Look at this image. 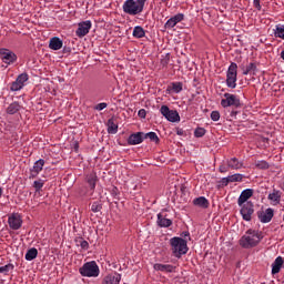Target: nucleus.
<instances>
[{"instance_id": "f257e3e1", "label": "nucleus", "mask_w": 284, "mask_h": 284, "mask_svg": "<svg viewBox=\"0 0 284 284\" xmlns=\"http://www.w3.org/2000/svg\"><path fill=\"white\" fill-rule=\"evenodd\" d=\"M263 239V233L257 230H247L246 233L241 237L240 245L250 250V247H256L261 240Z\"/></svg>"}, {"instance_id": "f03ea898", "label": "nucleus", "mask_w": 284, "mask_h": 284, "mask_svg": "<svg viewBox=\"0 0 284 284\" xmlns=\"http://www.w3.org/2000/svg\"><path fill=\"white\" fill-rule=\"evenodd\" d=\"M146 2L148 0H125L123 2L122 10L125 14L136 17V14H141V12H143Z\"/></svg>"}, {"instance_id": "7ed1b4c3", "label": "nucleus", "mask_w": 284, "mask_h": 284, "mask_svg": "<svg viewBox=\"0 0 284 284\" xmlns=\"http://www.w3.org/2000/svg\"><path fill=\"white\" fill-rule=\"evenodd\" d=\"M170 245L172 254L176 258H181L183 254H187V241L183 240L182 237H172L170 240Z\"/></svg>"}, {"instance_id": "20e7f679", "label": "nucleus", "mask_w": 284, "mask_h": 284, "mask_svg": "<svg viewBox=\"0 0 284 284\" xmlns=\"http://www.w3.org/2000/svg\"><path fill=\"white\" fill-rule=\"evenodd\" d=\"M79 272L81 276H87L88 278H97L100 274L99 265L94 261L83 264Z\"/></svg>"}, {"instance_id": "39448f33", "label": "nucleus", "mask_w": 284, "mask_h": 284, "mask_svg": "<svg viewBox=\"0 0 284 284\" xmlns=\"http://www.w3.org/2000/svg\"><path fill=\"white\" fill-rule=\"evenodd\" d=\"M239 65L232 62L226 72V85L234 90L236 88Z\"/></svg>"}, {"instance_id": "423d86ee", "label": "nucleus", "mask_w": 284, "mask_h": 284, "mask_svg": "<svg viewBox=\"0 0 284 284\" xmlns=\"http://www.w3.org/2000/svg\"><path fill=\"white\" fill-rule=\"evenodd\" d=\"M160 112L162 116L166 119V121H170V123H179V121H181V115H179V112L176 110H170V106L168 105H162Z\"/></svg>"}, {"instance_id": "0eeeda50", "label": "nucleus", "mask_w": 284, "mask_h": 284, "mask_svg": "<svg viewBox=\"0 0 284 284\" xmlns=\"http://www.w3.org/2000/svg\"><path fill=\"white\" fill-rule=\"evenodd\" d=\"M222 108H239L241 99L231 93H224V99L221 100Z\"/></svg>"}, {"instance_id": "6e6552de", "label": "nucleus", "mask_w": 284, "mask_h": 284, "mask_svg": "<svg viewBox=\"0 0 284 284\" xmlns=\"http://www.w3.org/2000/svg\"><path fill=\"white\" fill-rule=\"evenodd\" d=\"M0 60L4 63V68H8L17 61V54L8 49H0Z\"/></svg>"}, {"instance_id": "1a4fd4ad", "label": "nucleus", "mask_w": 284, "mask_h": 284, "mask_svg": "<svg viewBox=\"0 0 284 284\" xmlns=\"http://www.w3.org/2000/svg\"><path fill=\"white\" fill-rule=\"evenodd\" d=\"M241 207L240 214L244 221H252V214H254V204L246 202L245 204L239 205Z\"/></svg>"}, {"instance_id": "9d476101", "label": "nucleus", "mask_w": 284, "mask_h": 284, "mask_svg": "<svg viewBox=\"0 0 284 284\" xmlns=\"http://www.w3.org/2000/svg\"><path fill=\"white\" fill-rule=\"evenodd\" d=\"M28 79H29L28 73H21L20 75H18L16 81L12 82L10 87L11 92H19V90H23Z\"/></svg>"}, {"instance_id": "9b49d317", "label": "nucleus", "mask_w": 284, "mask_h": 284, "mask_svg": "<svg viewBox=\"0 0 284 284\" xmlns=\"http://www.w3.org/2000/svg\"><path fill=\"white\" fill-rule=\"evenodd\" d=\"M91 29H92V21L90 20L82 21L78 24L75 34L77 37H79V39H83V37L89 34Z\"/></svg>"}, {"instance_id": "f8f14e48", "label": "nucleus", "mask_w": 284, "mask_h": 284, "mask_svg": "<svg viewBox=\"0 0 284 284\" xmlns=\"http://www.w3.org/2000/svg\"><path fill=\"white\" fill-rule=\"evenodd\" d=\"M9 227L11 230H21V225H23V219L19 213H12L8 217Z\"/></svg>"}, {"instance_id": "ddd939ff", "label": "nucleus", "mask_w": 284, "mask_h": 284, "mask_svg": "<svg viewBox=\"0 0 284 284\" xmlns=\"http://www.w3.org/2000/svg\"><path fill=\"white\" fill-rule=\"evenodd\" d=\"M45 165V160L40 159L33 163V166L30 169L29 179H37L39 174L43 171V166Z\"/></svg>"}, {"instance_id": "4468645a", "label": "nucleus", "mask_w": 284, "mask_h": 284, "mask_svg": "<svg viewBox=\"0 0 284 284\" xmlns=\"http://www.w3.org/2000/svg\"><path fill=\"white\" fill-rule=\"evenodd\" d=\"M183 19H185V16L183 13H178L166 21L165 28L172 29V28L176 27L178 23H181V21H183Z\"/></svg>"}, {"instance_id": "2eb2a0df", "label": "nucleus", "mask_w": 284, "mask_h": 284, "mask_svg": "<svg viewBox=\"0 0 284 284\" xmlns=\"http://www.w3.org/2000/svg\"><path fill=\"white\" fill-rule=\"evenodd\" d=\"M253 194H254V190L252 189H245L244 191H242L237 200V205H243L245 203H248L247 200L252 199Z\"/></svg>"}, {"instance_id": "dca6fc26", "label": "nucleus", "mask_w": 284, "mask_h": 284, "mask_svg": "<svg viewBox=\"0 0 284 284\" xmlns=\"http://www.w3.org/2000/svg\"><path fill=\"white\" fill-rule=\"evenodd\" d=\"M144 140L143 132H136L129 136L128 143L129 145H140V143Z\"/></svg>"}, {"instance_id": "f3484780", "label": "nucleus", "mask_w": 284, "mask_h": 284, "mask_svg": "<svg viewBox=\"0 0 284 284\" xmlns=\"http://www.w3.org/2000/svg\"><path fill=\"white\" fill-rule=\"evenodd\" d=\"M274 217V210L266 209L264 212L258 214V220L261 223H270L272 219Z\"/></svg>"}, {"instance_id": "a211bd4d", "label": "nucleus", "mask_w": 284, "mask_h": 284, "mask_svg": "<svg viewBox=\"0 0 284 284\" xmlns=\"http://www.w3.org/2000/svg\"><path fill=\"white\" fill-rule=\"evenodd\" d=\"M158 225H159V227H170V225H172V220L165 217V214L159 213L158 214Z\"/></svg>"}, {"instance_id": "6ab92c4d", "label": "nucleus", "mask_w": 284, "mask_h": 284, "mask_svg": "<svg viewBox=\"0 0 284 284\" xmlns=\"http://www.w3.org/2000/svg\"><path fill=\"white\" fill-rule=\"evenodd\" d=\"M50 50H61L63 48V41L57 37L51 38L49 42Z\"/></svg>"}, {"instance_id": "aec40b11", "label": "nucleus", "mask_w": 284, "mask_h": 284, "mask_svg": "<svg viewBox=\"0 0 284 284\" xmlns=\"http://www.w3.org/2000/svg\"><path fill=\"white\" fill-rule=\"evenodd\" d=\"M227 168H231V170H241L243 168V162L239 161L236 158H232L227 160Z\"/></svg>"}, {"instance_id": "412c9836", "label": "nucleus", "mask_w": 284, "mask_h": 284, "mask_svg": "<svg viewBox=\"0 0 284 284\" xmlns=\"http://www.w3.org/2000/svg\"><path fill=\"white\" fill-rule=\"evenodd\" d=\"M268 201H271L272 205H278L281 203L280 191L274 190L272 193H270Z\"/></svg>"}, {"instance_id": "4be33fe9", "label": "nucleus", "mask_w": 284, "mask_h": 284, "mask_svg": "<svg viewBox=\"0 0 284 284\" xmlns=\"http://www.w3.org/2000/svg\"><path fill=\"white\" fill-rule=\"evenodd\" d=\"M281 267H283V257L278 256L272 264V274H278Z\"/></svg>"}, {"instance_id": "5701e85b", "label": "nucleus", "mask_w": 284, "mask_h": 284, "mask_svg": "<svg viewBox=\"0 0 284 284\" xmlns=\"http://www.w3.org/2000/svg\"><path fill=\"white\" fill-rule=\"evenodd\" d=\"M193 204L196 205V207L205 209V207H209L210 202L204 196H200L193 200Z\"/></svg>"}, {"instance_id": "b1692460", "label": "nucleus", "mask_w": 284, "mask_h": 284, "mask_svg": "<svg viewBox=\"0 0 284 284\" xmlns=\"http://www.w3.org/2000/svg\"><path fill=\"white\" fill-rule=\"evenodd\" d=\"M169 92H174L175 94H179L180 92L183 91V83L181 82H173L169 88Z\"/></svg>"}, {"instance_id": "393cba45", "label": "nucleus", "mask_w": 284, "mask_h": 284, "mask_svg": "<svg viewBox=\"0 0 284 284\" xmlns=\"http://www.w3.org/2000/svg\"><path fill=\"white\" fill-rule=\"evenodd\" d=\"M257 68H256V63H254V62H251V63H248L247 64V67L245 68V69H243V74L244 75H247V74H256V72H257Z\"/></svg>"}, {"instance_id": "a878e982", "label": "nucleus", "mask_w": 284, "mask_h": 284, "mask_svg": "<svg viewBox=\"0 0 284 284\" xmlns=\"http://www.w3.org/2000/svg\"><path fill=\"white\" fill-rule=\"evenodd\" d=\"M154 270L158 272H174V266L170 264H155Z\"/></svg>"}, {"instance_id": "bb28decb", "label": "nucleus", "mask_w": 284, "mask_h": 284, "mask_svg": "<svg viewBox=\"0 0 284 284\" xmlns=\"http://www.w3.org/2000/svg\"><path fill=\"white\" fill-rule=\"evenodd\" d=\"M39 255V251L36 247H32L27 251L24 258L26 261H34V258Z\"/></svg>"}, {"instance_id": "cd10ccee", "label": "nucleus", "mask_w": 284, "mask_h": 284, "mask_svg": "<svg viewBox=\"0 0 284 284\" xmlns=\"http://www.w3.org/2000/svg\"><path fill=\"white\" fill-rule=\"evenodd\" d=\"M133 37L135 39H143V37H145V30L143 29V27H141V26L134 27Z\"/></svg>"}, {"instance_id": "c85d7f7f", "label": "nucleus", "mask_w": 284, "mask_h": 284, "mask_svg": "<svg viewBox=\"0 0 284 284\" xmlns=\"http://www.w3.org/2000/svg\"><path fill=\"white\" fill-rule=\"evenodd\" d=\"M21 110V104L18 102H12L8 108H7V114H17Z\"/></svg>"}, {"instance_id": "c756f323", "label": "nucleus", "mask_w": 284, "mask_h": 284, "mask_svg": "<svg viewBox=\"0 0 284 284\" xmlns=\"http://www.w3.org/2000/svg\"><path fill=\"white\" fill-rule=\"evenodd\" d=\"M274 37L276 39H283V41H284V26L283 24H276L275 26Z\"/></svg>"}, {"instance_id": "7c9ffc66", "label": "nucleus", "mask_w": 284, "mask_h": 284, "mask_svg": "<svg viewBox=\"0 0 284 284\" xmlns=\"http://www.w3.org/2000/svg\"><path fill=\"white\" fill-rule=\"evenodd\" d=\"M87 183H89L91 190H94L97 187V174L91 173L87 176Z\"/></svg>"}, {"instance_id": "2f4dec72", "label": "nucleus", "mask_w": 284, "mask_h": 284, "mask_svg": "<svg viewBox=\"0 0 284 284\" xmlns=\"http://www.w3.org/2000/svg\"><path fill=\"white\" fill-rule=\"evenodd\" d=\"M119 126L114 123V121H108V132L109 134H116Z\"/></svg>"}, {"instance_id": "473e14b6", "label": "nucleus", "mask_w": 284, "mask_h": 284, "mask_svg": "<svg viewBox=\"0 0 284 284\" xmlns=\"http://www.w3.org/2000/svg\"><path fill=\"white\" fill-rule=\"evenodd\" d=\"M43 185H45V180L39 179L33 182V187L36 192H41Z\"/></svg>"}, {"instance_id": "72a5a7b5", "label": "nucleus", "mask_w": 284, "mask_h": 284, "mask_svg": "<svg viewBox=\"0 0 284 284\" xmlns=\"http://www.w3.org/2000/svg\"><path fill=\"white\" fill-rule=\"evenodd\" d=\"M12 270H14L13 264H6L4 266H0V274L8 275L10 272H12Z\"/></svg>"}, {"instance_id": "f704fd0d", "label": "nucleus", "mask_w": 284, "mask_h": 284, "mask_svg": "<svg viewBox=\"0 0 284 284\" xmlns=\"http://www.w3.org/2000/svg\"><path fill=\"white\" fill-rule=\"evenodd\" d=\"M144 139H150V141L159 143V135H156L154 132L144 133Z\"/></svg>"}, {"instance_id": "c9c22d12", "label": "nucleus", "mask_w": 284, "mask_h": 284, "mask_svg": "<svg viewBox=\"0 0 284 284\" xmlns=\"http://www.w3.org/2000/svg\"><path fill=\"white\" fill-rule=\"evenodd\" d=\"M229 179L231 181V183H237V182H241L243 181V174H233V175H229Z\"/></svg>"}, {"instance_id": "e433bc0d", "label": "nucleus", "mask_w": 284, "mask_h": 284, "mask_svg": "<svg viewBox=\"0 0 284 284\" xmlns=\"http://www.w3.org/2000/svg\"><path fill=\"white\" fill-rule=\"evenodd\" d=\"M255 168H258V170H267L270 168V164H267L266 161H256Z\"/></svg>"}, {"instance_id": "4c0bfd02", "label": "nucleus", "mask_w": 284, "mask_h": 284, "mask_svg": "<svg viewBox=\"0 0 284 284\" xmlns=\"http://www.w3.org/2000/svg\"><path fill=\"white\" fill-rule=\"evenodd\" d=\"M194 136H196V139H201V136H205V129L197 128L194 132Z\"/></svg>"}, {"instance_id": "58836bf2", "label": "nucleus", "mask_w": 284, "mask_h": 284, "mask_svg": "<svg viewBox=\"0 0 284 284\" xmlns=\"http://www.w3.org/2000/svg\"><path fill=\"white\" fill-rule=\"evenodd\" d=\"M91 212H101V204H99V202H93L91 205Z\"/></svg>"}, {"instance_id": "ea45409f", "label": "nucleus", "mask_w": 284, "mask_h": 284, "mask_svg": "<svg viewBox=\"0 0 284 284\" xmlns=\"http://www.w3.org/2000/svg\"><path fill=\"white\" fill-rule=\"evenodd\" d=\"M108 108V103L101 102L94 106V110H98V112H101V110H105Z\"/></svg>"}, {"instance_id": "a19ab883", "label": "nucleus", "mask_w": 284, "mask_h": 284, "mask_svg": "<svg viewBox=\"0 0 284 284\" xmlns=\"http://www.w3.org/2000/svg\"><path fill=\"white\" fill-rule=\"evenodd\" d=\"M211 119L213 121H219V119H221V113L219 111H212Z\"/></svg>"}, {"instance_id": "79ce46f5", "label": "nucleus", "mask_w": 284, "mask_h": 284, "mask_svg": "<svg viewBox=\"0 0 284 284\" xmlns=\"http://www.w3.org/2000/svg\"><path fill=\"white\" fill-rule=\"evenodd\" d=\"M80 246L82 247V250H88V247H90V244L88 243V241L82 240L80 242Z\"/></svg>"}, {"instance_id": "37998d69", "label": "nucleus", "mask_w": 284, "mask_h": 284, "mask_svg": "<svg viewBox=\"0 0 284 284\" xmlns=\"http://www.w3.org/2000/svg\"><path fill=\"white\" fill-rule=\"evenodd\" d=\"M145 115H146V112L144 109H141L139 112H138V116H140V119H145Z\"/></svg>"}, {"instance_id": "c03bdc74", "label": "nucleus", "mask_w": 284, "mask_h": 284, "mask_svg": "<svg viewBox=\"0 0 284 284\" xmlns=\"http://www.w3.org/2000/svg\"><path fill=\"white\" fill-rule=\"evenodd\" d=\"M253 6L256 8V10H261V0H254Z\"/></svg>"}, {"instance_id": "a18cd8bd", "label": "nucleus", "mask_w": 284, "mask_h": 284, "mask_svg": "<svg viewBox=\"0 0 284 284\" xmlns=\"http://www.w3.org/2000/svg\"><path fill=\"white\" fill-rule=\"evenodd\" d=\"M231 183L230 175L222 179V185H229Z\"/></svg>"}, {"instance_id": "49530a36", "label": "nucleus", "mask_w": 284, "mask_h": 284, "mask_svg": "<svg viewBox=\"0 0 284 284\" xmlns=\"http://www.w3.org/2000/svg\"><path fill=\"white\" fill-rule=\"evenodd\" d=\"M227 171H229V168H227V166H225V165H221V166H220V172L225 173V172H227Z\"/></svg>"}, {"instance_id": "de8ad7c7", "label": "nucleus", "mask_w": 284, "mask_h": 284, "mask_svg": "<svg viewBox=\"0 0 284 284\" xmlns=\"http://www.w3.org/2000/svg\"><path fill=\"white\" fill-rule=\"evenodd\" d=\"M182 236H184V237H185V236H190V232H183V233H182Z\"/></svg>"}, {"instance_id": "09e8293b", "label": "nucleus", "mask_w": 284, "mask_h": 284, "mask_svg": "<svg viewBox=\"0 0 284 284\" xmlns=\"http://www.w3.org/2000/svg\"><path fill=\"white\" fill-rule=\"evenodd\" d=\"M281 59L284 61V50L281 52Z\"/></svg>"}, {"instance_id": "8fccbe9b", "label": "nucleus", "mask_w": 284, "mask_h": 284, "mask_svg": "<svg viewBox=\"0 0 284 284\" xmlns=\"http://www.w3.org/2000/svg\"><path fill=\"white\" fill-rule=\"evenodd\" d=\"M178 134H179V135H181V134H183V132H181V131H178Z\"/></svg>"}]
</instances>
